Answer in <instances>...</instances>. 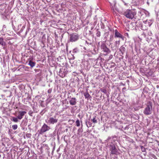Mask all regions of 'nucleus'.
Segmentation results:
<instances>
[{
	"label": "nucleus",
	"instance_id": "nucleus-1",
	"mask_svg": "<svg viewBox=\"0 0 159 159\" xmlns=\"http://www.w3.org/2000/svg\"><path fill=\"white\" fill-rule=\"evenodd\" d=\"M136 15V13L135 11L129 9L126 10L123 13V15L130 19H133Z\"/></svg>",
	"mask_w": 159,
	"mask_h": 159
},
{
	"label": "nucleus",
	"instance_id": "nucleus-2",
	"mask_svg": "<svg viewBox=\"0 0 159 159\" xmlns=\"http://www.w3.org/2000/svg\"><path fill=\"white\" fill-rule=\"evenodd\" d=\"M152 103L150 102L144 110L143 113L147 115L151 114L152 112Z\"/></svg>",
	"mask_w": 159,
	"mask_h": 159
},
{
	"label": "nucleus",
	"instance_id": "nucleus-3",
	"mask_svg": "<svg viewBox=\"0 0 159 159\" xmlns=\"http://www.w3.org/2000/svg\"><path fill=\"white\" fill-rule=\"evenodd\" d=\"M58 119L56 116L50 117L48 119L46 120V122L49 124H54L58 121Z\"/></svg>",
	"mask_w": 159,
	"mask_h": 159
},
{
	"label": "nucleus",
	"instance_id": "nucleus-4",
	"mask_svg": "<svg viewBox=\"0 0 159 159\" xmlns=\"http://www.w3.org/2000/svg\"><path fill=\"white\" fill-rule=\"evenodd\" d=\"M101 49L105 53V55L109 54L111 52L110 50L107 47L106 45L104 43H102L101 46Z\"/></svg>",
	"mask_w": 159,
	"mask_h": 159
},
{
	"label": "nucleus",
	"instance_id": "nucleus-5",
	"mask_svg": "<svg viewBox=\"0 0 159 159\" xmlns=\"http://www.w3.org/2000/svg\"><path fill=\"white\" fill-rule=\"evenodd\" d=\"M50 129V128L49 126L44 123L39 133L40 134H42L45 132L48 131Z\"/></svg>",
	"mask_w": 159,
	"mask_h": 159
},
{
	"label": "nucleus",
	"instance_id": "nucleus-6",
	"mask_svg": "<svg viewBox=\"0 0 159 159\" xmlns=\"http://www.w3.org/2000/svg\"><path fill=\"white\" fill-rule=\"evenodd\" d=\"M110 148L111 154L117 155L119 153L118 150L116 148L114 145H111Z\"/></svg>",
	"mask_w": 159,
	"mask_h": 159
},
{
	"label": "nucleus",
	"instance_id": "nucleus-7",
	"mask_svg": "<svg viewBox=\"0 0 159 159\" xmlns=\"http://www.w3.org/2000/svg\"><path fill=\"white\" fill-rule=\"evenodd\" d=\"M79 39V36L78 35L73 34H70V35L69 39L70 41L73 42L77 41Z\"/></svg>",
	"mask_w": 159,
	"mask_h": 159
},
{
	"label": "nucleus",
	"instance_id": "nucleus-8",
	"mask_svg": "<svg viewBox=\"0 0 159 159\" xmlns=\"http://www.w3.org/2000/svg\"><path fill=\"white\" fill-rule=\"evenodd\" d=\"M115 37L119 38L123 40H124V37L117 30H115Z\"/></svg>",
	"mask_w": 159,
	"mask_h": 159
},
{
	"label": "nucleus",
	"instance_id": "nucleus-9",
	"mask_svg": "<svg viewBox=\"0 0 159 159\" xmlns=\"http://www.w3.org/2000/svg\"><path fill=\"white\" fill-rule=\"evenodd\" d=\"M26 113V112L24 111H19L18 112V115L17 116V118L19 119H21L23 117V116Z\"/></svg>",
	"mask_w": 159,
	"mask_h": 159
},
{
	"label": "nucleus",
	"instance_id": "nucleus-10",
	"mask_svg": "<svg viewBox=\"0 0 159 159\" xmlns=\"http://www.w3.org/2000/svg\"><path fill=\"white\" fill-rule=\"evenodd\" d=\"M70 104L72 105H75L76 104V99L75 98H72L69 100Z\"/></svg>",
	"mask_w": 159,
	"mask_h": 159
},
{
	"label": "nucleus",
	"instance_id": "nucleus-11",
	"mask_svg": "<svg viewBox=\"0 0 159 159\" xmlns=\"http://www.w3.org/2000/svg\"><path fill=\"white\" fill-rule=\"evenodd\" d=\"M139 14H140L141 15H143V13H144L146 14V15H147V14H148V12L146 11L143 9L140 11H139Z\"/></svg>",
	"mask_w": 159,
	"mask_h": 159
},
{
	"label": "nucleus",
	"instance_id": "nucleus-12",
	"mask_svg": "<svg viewBox=\"0 0 159 159\" xmlns=\"http://www.w3.org/2000/svg\"><path fill=\"white\" fill-rule=\"evenodd\" d=\"M120 50L121 53L123 55L125 51V47L122 46L120 47Z\"/></svg>",
	"mask_w": 159,
	"mask_h": 159
},
{
	"label": "nucleus",
	"instance_id": "nucleus-13",
	"mask_svg": "<svg viewBox=\"0 0 159 159\" xmlns=\"http://www.w3.org/2000/svg\"><path fill=\"white\" fill-rule=\"evenodd\" d=\"M35 63L33 61L30 60L29 61L28 65H30L31 67H33L35 65Z\"/></svg>",
	"mask_w": 159,
	"mask_h": 159
},
{
	"label": "nucleus",
	"instance_id": "nucleus-14",
	"mask_svg": "<svg viewBox=\"0 0 159 159\" xmlns=\"http://www.w3.org/2000/svg\"><path fill=\"white\" fill-rule=\"evenodd\" d=\"M84 95L85 97V98H88L90 97V95L88 93V92L87 91L85 92L84 93Z\"/></svg>",
	"mask_w": 159,
	"mask_h": 159
},
{
	"label": "nucleus",
	"instance_id": "nucleus-15",
	"mask_svg": "<svg viewBox=\"0 0 159 159\" xmlns=\"http://www.w3.org/2000/svg\"><path fill=\"white\" fill-rule=\"evenodd\" d=\"M4 44L3 39L2 38H0V44L3 46Z\"/></svg>",
	"mask_w": 159,
	"mask_h": 159
},
{
	"label": "nucleus",
	"instance_id": "nucleus-16",
	"mask_svg": "<svg viewBox=\"0 0 159 159\" xmlns=\"http://www.w3.org/2000/svg\"><path fill=\"white\" fill-rule=\"evenodd\" d=\"M148 22V23L149 26H150L152 23V20H147L146 21H145L144 22L145 23V22Z\"/></svg>",
	"mask_w": 159,
	"mask_h": 159
},
{
	"label": "nucleus",
	"instance_id": "nucleus-17",
	"mask_svg": "<svg viewBox=\"0 0 159 159\" xmlns=\"http://www.w3.org/2000/svg\"><path fill=\"white\" fill-rule=\"evenodd\" d=\"M17 118H16L15 117H13L12 119V121L15 122H17L18 121V120Z\"/></svg>",
	"mask_w": 159,
	"mask_h": 159
},
{
	"label": "nucleus",
	"instance_id": "nucleus-18",
	"mask_svg": "<svg viewBox=\"0 0 159 159\" xmlns=\"http://www.w3.org/2000/svg\"><path fill=\"white\" fill-rule=\"evenodd\" d=\"M76 125L77 126H79L80 125V122L79 119H77L76 121Z\"/></svg>",
	"mask_w": 159,
	"mask_h": 159
},
{
	"label": "nucleus",
	"instance_id": "nucleus-19",
	"mask_svg": "<svg viewBox=\"0 0 159 159\" xmlns=\"http://www.w3.org/2000/svg\"><path fill=\"white\" fill-rule=\"evenodd\" d=\"M17 125H12V128L14 130L16 129L17 128Z\"/></svg>",
	"mask_w": 159,
	"mask_h": 159
},
{
	"label": "nucleus",
	"instance_id": "nucleus-20",
	"mask_svg": "<svg viewBox=\"0 0 159 159\" xmlns=\"http://www.w3.org/2000/svg\"><path fill=\"white\" fill-rule=\"evenodd\" d=\"M101 35V33L100 31L97 30V32L96 33V35L97 37H99Z\"/></svg>",
	"mask_w": 159,
	"mask_h": 159
},
{
	"label": "nucleus",
	"instance_id": "nucleus-21",
	"mask_svg": "<svg viewBox=\"0 0 159 159\" xmlns=\"http://www.w3.org/2000/svg\"><path fill=\"white\" fill-rule=\"evenodd\" d=\"M101 90L102 92L105 93H107V90L105 89H101Z\"/></svg>",
	"mask_w": 159,
	"mask_h": 159
},
{
	"label": "nucleus",
	"instance_id": "nucleus-22",
	"mask_svg": "<svg viewBox=\"0 0 159 159\" xmlns=\"http://www.w3.org/2000/svg\"><path fill=\"white\" fill-rule=\"evenodd\" d=\"M141 149L142 152H144L145 151V149L143 146L141 147Z\"/></svg>",
	"mask_w": 159,
	"mask_h": 159
},
{
	"label": "nucleus",
	"instance_id": "nucleus-23",
	"mask_svg": "<svg viewBox=\"0 0 159 159\" xmlns=\"http://www.w3.org/2000/svg\"><path fill=\"white\" fill-rule=\"evenodd\" d=\"M92 121L94 123H96L97 122V120H96L95 119V118H93L92 120Z\"/></svg>",
	"mask_w": 159,
	"mask_h": 159
},
{
	"label": "nucleus",
	"instance_id": "nucleus-24",
	"mask_svg": "<svg viewBox=\"0 0 159 159\" xmlns=\"http://www.w3.org/2000/svg\"><path fill=\"white\" fill-rule=\"evenodd\" d=\"M78 51V50L77 48H75L73 49V53H76Z\"/></svg>",
	"mask_w": 159,
	"mask_h": 159
},
{
	"label": "nucleus",
	"instance_id": "nucleus-25",
	"mask_svg": "<svg viewBox=\"0 0 159 159\" xmlns=\"http://www.w3.org/2000/svg\"><path fill=\"white\" fill-rule=\"evenodd\" d=\"M120 40L118 41H116L115 42V43L116 44V45H119V44H120Z\"/></svg>",
	"mask_w": 159,
	"mask_h": 159
},
{
	"label": "nucleus",
	"instance_id": "nucleus-26",
	"mask_svg": "<svg viewBox=\"0 0 159 159\" xmlns=\"http://www.w3.org/2000/svg\"><path fill=\"white\" fill-rule=\"evenodd\" d=\"M78 134H79L80 132H81V133L82 132V131H81V129H79L78 130Z\"/></svg>",
	"mask_w": 159,
	"mask_h": 159
},
{
	"label": "nucleus",
	"instance_id": "nucleus-27",
	"mask_svg": "<svg viewBox=\"0 0 159 159\" xmlns=\"http://www.w3.org/2000/svg\"><path fill=\"white\" fill-rule=\"evenodd\" d=\"M51 91H52V90L51 89H49L48 90V93H50L51 92Z\"/></svg>",
	"mask_w": 159,
	"mask_h": 159
},
{
	"label": "nucleus",
	"instance_id": "nucleus-28",
	"mask_svg": "<svg viewBox=\"0 0 159 159\" xmlns=\"http://www.w3.org/2000/svg\"><path fill=\"white\" fill-rule=\"evenodd\" d=\"M33 113V112L32 111H30L29 114L30 115H31V114Z\"/></svg>",
	"mask_w": 159,
	"mask_h": 159
},
{
	"label": "nucleus",
	"instance_id": "nucleus-29",
	"mask_svg": "<svg viewBox=\"0 0 159 159\" xmlns=\"http://www.w3.org/2000/svg\"><path fill=\"white\" fill-rule=\"evenodd\" d=\"M112 55H111L109 57V58L110 59H111L112 58Z\"/></svg>",
	"mask_w": 159,
	"mask_h": 159
},
{
	"label": "nucleus",
	"instance_id": "nucleus-30",
	"mask_svg": "<svg viewBox=\"0 0 159 159\" xmlns=\"http://www.w3.org/2000/svg\"><path fill=\"white\" fill-rule=\"evenodd\" d=\"M31 135V134H27L26 136H29V135L30 136Z\"/></svg>",
	"mask_w": 159,
	"mask_h": 159
},
{
	"label": "nucleus",
	"instance_id": "nucleus-31",
	"mask_svg": "<svg viewBox=\"0 0 159 159\" xmlns=\"http://www.w3.org/2000/svg\"><path fill=\"white\" fill-rule=\"evenodd\" d=\"M142 30H144V29H143V27L142 26H141V28Z\"/></svg>",
	"mask_w": 159,
	"mask_h": 159
},
{
	"label": "nucleus",
	"instance_id": "nucleus-32",
	"mask_svg": "<svg viewBox=\"0 0 159 159\" xmlns=\"http://www.w3.org/2000/svg\"><path fill=\"white\" fill-rule=\"evenodd\" d=\"M5 25H3V27H5Z\"/></svg>",
	"mask_w": 159,
	"mask_h": 159
},
{
	"label": "nucleus",
	"instance_id": "nucleus-33",
	"mask_svg": "<svg viewBox=\"0 0 159 159\" xmlns=\"http://www.w3.org/2000/svg\"><path fill=\"white\" fill-rule=\"evenodd\" d=\"M111 139V138H110V137H109V138H108V139Z\"/></svg>",
	"mask_w": 159,
	"mask_h": 159
},
{
	"label": "nucleus",
	"instance_id": "nucleus-34",
	"mask_svg": "<svg viewBox=\"0 0 159 159\" xmlns=\"http://www.w3.org/2000/svg\"><path fill=\"white\" fill-rule=\"evenodd\" d=\"M55 147H54L53 148V150H54V149H55Z\"/></svg>",
	"mask_w": 159,
	"mask_h": 159
},
{
	"label": "nucleus",
	"instance_id": "nucleus-35",
	"mask_svg": "<svg viewBox=\"0 0 159 159\" xmlns=\"http://www.w3.org/2000/svg\"><path fill=\"white\" fill-rule=\"evenodd\" d=\"M89 159H93L92 158H89Z\"/></svg>",
	"mask_w": 159,
	"mask_h": 159
},
{
	"label": "nucleus",
	"instance_id": "nucleus-36",
	"mask_svg": "<svg viewBox=\"0 0 159 159\" xmlns=\"http://www.w3.org/2000/svg\"><path fill=\"white\" fill-rule=\"evenodd\" d=\"M127 35H128V34H127Z\"/></svg>",
	"mask_w": 159,
	"mask_h": 159
},
{
	"label": "nucleus",
	"instance_id": "nucleus-37",
	"mask_svg": "<svg viewBox=\"0 0 159 159\" xmlns=\"http://www.w3.org/2000/svg\"><path fill=\"white\" fill-rule=\"evenodd\" d=\"M127 35H128V34H127Z\"/></svg>",
	"mask_w": 159,
	"mask_h": 159
}]
</instances>
